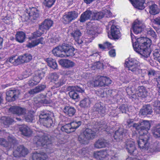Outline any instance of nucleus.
Listing matches in <instances>:
<instances>
[{"label":"nucleus","instance_id":"nucleus-1","mask_svg":"<svg viewBox=\"0 0 160 160\" xmlns=\"http://www.w3.org/2000/svg\"><path fill=\"white\" fill-rule=\"evenodd\" d=\"M133 36L134 37L131 32V36L134 50L143 57L146 58L148 57L151 52L150 48L151 43V40L148 38L141 37L138 38L136 41L134 42Z\"/></svg>","mask_w":160,"mask_h":160},{"label":"nucleus","instance_id":"nucleus-2","mask_svg":"<svg viewBox=\"0 0 160 160\" xmlns=\"http://www.w3.org/2000/svg\"><path fill=\"white\" fill-rule=\"evenodd\" d=\"M75 48L67 43H63L55 47L52 50L53 55L56 56L63 58L72 57L75 54Z\"/></svg>","mask_w":160,"mask_h":160},{"label":"nucleus","instance_id":"nucleus-3","mask_svg":"<svg viewBox=\"0 0 160 160\" xmlns=\"http://www.w3.org/2000/svg\"><path fill=\"white\" fill-rule=\"evenodd\" d=\"M36 135L33 139L34 143L38 148H49L52 146V142L49 136L42 131H36Z\"/></svg>","mask_w":160,"mask_h":160},{"label":"nucleus","instance_id":"nucleus-4","mask_svg":"<svg viewBox=\"0 0 160 160\" xmlns=\"http://www.w3.org/2000/svg\"><path fill=\"white\" fill-rule=\"evenodd\" d=\"M152 140V138L149 134L144 135L142 138H140L138 141L139 148L143 150H148L151 152H153L159 150L157 148V144L156 143H150Z\"/></svg>","mask_w":160,"mask_h":160},{"label":"nucleus","instance_id":"nucleus-5","mask_svg":"<svg viewBox=\"0 0 160 160\" xmlns=\"http://www.w3.org/2000/svg\"><path fill=\"white\" fill-rule=\"evenodd\" d=\"M96 134L95 131L92 129L86 128L85 131L78 137V140L82 144H88L89 140L94 138Z\"/></svg>","mask_w":160,"mask_h":160},{"label":"nucleus","instance_id":"nucleus-6","mask_svg":"<svg viewBox=\"0 0 160 160\" xmlns=\"http://www.w3.org/2000/svg\"><path fill=\"white\" fill-rule=\"evenodd\" d=\"M125 67H127L128 70L133 73L136 74L139 73V65L138 61L132 59H127L125 61Z\"/></svg>","mask_w":160,"mask_h":160},{"label":"nucleus","instance_id":"nucleus-7","mask_svg":"<svg viewBox=\"0 0 160 160\" xmlns=\"http://www.w3.org/2000/svg\"><path fill=\"white\" fill-rule=\"evenodd\" d=\"M67 89L68 91H70L68 94L70 98L74 100L78 99L79 98V95L76 92L81 93L84 92V89L78 86H69Z\"/></svg>","mask_w":160,"mask_h":160},{"label":"nucleus","instance_id":"nucleus-8","mask_svg":"<svg viewBox=\"0 0 160 160\" xmlns=\"http://www.w3.org/2000/svg\"><path fill=\"white\" fill-rule=\"evenodd\" d=\"M124 148L131 155L136 156L138 154V151L136 148L135 143L130 140H127L124 142Z\"/></svg>","mask_w":160,"mask_h":160},{"label":"nucleus","instance_id":"nucleus-9","mask_svg":"<svg viewBox=\"0 0 160 160\" xmlns=\"http://www.w3.org/2000/svg\"><path fill=\"white\" fill-rule=\"evenodd\" d=\"M78 13L77 11H73L65 14L62 17V21L64 24H68L75 20L78 17Z\"/></svg>","mask_w":160,"mask_h":160},{"label":"nucleus","instance_id":"nucleus-10","mask_svg":"<svg viewBox=\"0 0 160 160\" xmlns=\"http://www.w3.org/2000/svg\"><path fill=\"white\" fill-rule=\"evenodd\" d=\"M29 12H27L28 16L26 17L25 20H30L32 22H35L39 17V10L36 8L32 7L27 10Z\"/></svg>","mask_w":160,"mask_h":160},{"label":"nucleus","instance_id":"nucleus-11","mask_svg":"<svg viewBox=\"0 0 160 160\" xmlns=\"http://www.w3.org/2000/svg\"><path fill=\"white\" fill-rule=\"evenodd\" d=\"M111 83L110 79L106 77L98 76L94 81V84L95 86H108Z\"/></svg>","mask_w":160,"mask_h":160},{"label":"nucleus","instance_id":"nucleus-12","mask_svg":"<svg viewBox=\"0 0 160 160\" xmlns=\"http://www.w3.org/2000/svg\"><path fill=\"white\" fill-rule=\"evenodd\" d=\"M93 110L94 112L102 117L106 114L108 112L105 105L100 102L95 104L93 107Z\"/></svg>","mask_w":160,"mask_h":160},{"label":"nucleus","instance_id":"nucleus-13","mask_svg":"<svg viewBox=\"0 0 160 160\" xmlns=\"http://www.w3.org/2000/svg\"><path fill=\"white\" fill-rule=\"evenodd\" d=\"M20 92V91L18 89L10 90L7 91L6 93V100L9 102L15 101L18 98Z\"/></svg>","mask_w":160,"mask_h":160},{"label":"nucleus","instance_id":"nucleus-14","mask_svg":"<svg viewBox=\"0 0 160 160\" xmlns=\"http://www.w3.org/2000/svg\"><path fill=\"white\" fill-rule=\"evenodd\" d=\"M144 27V25L141 21L137 19L132 24L131 30H132L135 34H138L143 30Z\"/></svg>","mask_w":160,"mask_h":160},{"label":"nucleus","instance_id":"nucleus-15","mask_svg":"<svg viewBox=\"0 0 160 160\" xmlns=\"http://www.w3.org/2000/svg\"><path fill=\"white\" fill-rule=\"evenodd\" d=\"M108 36L111 39H118L121 36L119 28L115 25H112L111 27V33H108Z\"/></svg>","mask_w":160,"mask_h":160},{"label":"nucleus","instance_id":"nucleus-16","mask_svg":"<svg viewBox=\"0 0 160 160\" xmlns=\"http://www.w3.org/2000/svg\"><path fill=\"white\" fill-rule=\"evenodd\" d=\"M28 152L27 148L23 146H20L18 147L16 150L13 152V155L15 157L25 156Z\"/></svg>","mask_w":160,"mask_h":160},{"label":"nucleus","instance_id":"nucleus-17","mask_svg":"<svg viewBox=\"0 0 160 160\" xmlns=\"http://www.w3.org/2000/svg\"><path fill=\"white\" fill-rule=\"evenodd\" d=\"M8 110L12 113L20 115L26 113V109L19 106H12L10 107Z\"/></svg>","mask_w":160,"mask_h":160},{"label":"nucleus","instance_id":"nucleus-18","mask_svg":"<svg viewBox=\"0 0 160 160\" xmlns=\"http://www.w3.org/2000/svg\"><path fill=\"white\" fill-rule=\"evenodd\" d=\"M127 130L122 128H119L115 132L114 137L117 141L119 142L122 140L123 137L125 136Z\"/></svg>","mask_w":160,"mask_h":160},{"label":"nucleus","instance_id":"nucleus-19","mask_svg":"<svg viewBox=\"0 0 160 160\" xmlns=\"http://www.w3.org/2000/svg\"><path fill=\"white\" fill-rule=\"evenodd\" d=\"M48 158L47 155L44 152L38 153L35 152L29 158V160H45Z\"/></svg>","mask_w":160,"mask_h":160},{"label":"nucleus","instance_id":"nucleus-20","mask_svg":"<svg viewBox=\"0 0 160 160\" xmlns=\"http://www.w3.org/2000/svg\"><path fill=\"white\" fill-rule=\"evenodd\" d=\"M152 107L149 105H145L143 106L140 111L141 115L144 116L152 115Z\"/></svg>","mask_w":160,"mask_h":160},{"label":"nucleus","instance_id":"nucleus-21","mask_svg":"<svg viewBox=\"0 0 160 160\" xmlns=\"http://www.w3.org/2000/svg\"><path fill=\"white\" fill-rule=\"evenodd\" d=\"M93 12L90 10H87L81 15L79 21L81 22H84L92 18Z\"/></svg>","mask_w":160,"mask_h":160},{"label":"nucleus","instance_id":"nucleus-22","mask_svg":"<svg viewBox=\"0 0 160 160\" xmlns=\"http://www.w3.org/2000/svg\"><path fill=\"white\" fill-rule=\"evenodd\" d=\"M59 62L62 67L67 68H72L75 65L73 62L68 59H62L59 60Z\"/></svg>","mask_w":160,"mask_h":160},{"label":"nucleus","instance_id":"nucleus-23","mask_svg":"<svg viewBox=\"0 0 160 160\" xmlns=\"http://www.w3.org/2000/svg\"><path fill=\"white\" fill-rule=\"evenodd\" d=\"M53 21L50 19H45L39 25L40 29H42L44 31L49 30L52 26Z\"/></svg>","mask_w":160,"mask_h":160},{"label":"nucleus","instance_id":"nucleus-24","mask_svg":"<svg viewBox=\"0 0 160 160\" xmlns=\"http://www.w3.org/2000/svg\"><path fill=\"white\" fill-rule=\"evenodd\" d=\"M141 133L142 132L143 134L147 133L148 130L150 129L151 124L149 121H143L140 122Z\"/></svg>","mask_w":160,"mask_h":160},{"label":"nucleus","instance_id":"nucleus-25","mask_svg":"<svg viewBox=\"0 0 160 160\" xmlns=\"http://www.w3.org/2000/svg\"><path fill=\"white\" fill-rule=\"evenodd\" d=\"M147 5L149 7V12L151 14L155 15L159 13V9L158 8V6L153 3V2H148V3Z\"/></svg>","mask_w":160,"mask_h":160},{"label":"nucleus","instance_id":"nucleus-26","mask_svg":"<svg viewBox=\"0 0 160 160\" xmlns=\"http://www.w3.org/2000/svg\"><path fill=\"white\" fill-rule=\"evenodd\" d=\"M46 88V86L45 84H39L34 88L29 91L28 93L30 94L34 95L43 91Z\"/></svg>","mask_w":160,"mask_h":160},{"label":"nucleus","instance_id":"nucleus-27","mask_svg":"<svg viewBox=\"0 0 160 160\" xmlns=\"http://www.w3.org/2000/svg\"><path fill=\"white\" fill-rule=\"evenodd\" d=\"M132 4L135 8L140 10L143 9L147 6V4L145 2V0H136Z\"/></svg>","mask_w":160,"mask_h":160},{"label":"nucleus","instance_id":"nucleus-28","mask_svg":"<svg viewBox=\"0 0 160 160\" xmlns=\"http://www.w3.org/2000/svg\"><path fill=\"white\" fill-rule=\"evenodd\" d=\"M53 113L47 110H43L41 111L39 115L40 122H41V121L46 119L51 116H52Z\"/></svg>","mask_w":160,"mask_h":160},{"label":"nucleus","instance_id":"nucleus-29","mask_svg":"<svg viewBox=\"0 0 160 160\" xmlns=\"http://www.w3.org/2000/svg\"><path fill=\"white\" fill-rule=\"evenodd\" d=\"M63 111L66 114L71 117L73 116L76 112V110L74 108L70 106H65Z\"/></svg>","mask_w":160,"mask_h":160},{"label":"nucleus","instance_id":"nucleus-30","mask_svg":"<svg viewBox=\"0 0 160 160\" xmlns=\"http://www.w3.org/2000/svg\"><path fill=\"white\" fill-rule=\"evenodd\" d=\"M40 123L47 127H50L54 126L55 124V119L51 117L46 119L42 120Z\"/></svg>","mask_w":160,"mask_h":160},{"label":"nucleus","instance_id":"nucleus-31","mask_svg":"<svg viewBox=\"0 0 160 160\" xmlns=\"http://www.w3.org/2000/svg\"><path fill=\"white\" fill-rule=\"evenodd\" d=\"M20 131L22 134L25 136H29L32 134V132L30 128L26 125H23L19 128Z\"/></svg>","mask_w":160,"mask_h":160},{"label":"nucleus","instance_id":"nucleus-32","mask_svg":"<svg viewBox=\"0 0 160 160\" xmlns=\"http://www.w3.org/2000/svg\"><path fill=\"white\" fill-rule=\"evenodd\" d=\"M20 64L29 62L32 59V55L29 53H25L23 55L19 57Z\"/></svg>","mask_w":160,"mask_h":160},{"label":"nucleus","instance_id":"nucleus-33","mask_svg":"<svg viewBox=\"0 0 160 160\" xmlns=\"http://www.w3.org/2000/svg\"><path fill=\"white\" fill-rule=\"evenodd\" d=\"M107 140L104 139H98L95 143L94 146L95 148H99L105 147L108 145Z\"/></svg>","mask_w":160,"mask_h":160},{"label":"nucleus","instance_id":"nucleus-34","mask_svg":"<svg viewBox=\"0 0 160 160\" xmlns=\"http://www.w3.org/2000/svg\"><path fill=\"white\" fill-rule=\"evenodd\" d=\"M91 103L90 100L89 98H85L80 102L79 105L81 107L85 108L89 107Z\"/></svg>","mask_w":160,"mask_h":160},{"label":"nucleus","instance_id":"nucleus-35","mask_svg":"<svg viewBox=\"0 0 160 160\" xmlns=\"http://www.w3.org/2000/svg\"><path fill=\"white\" fill-rule=\"evenodd\" d=\"M8 62L13 64L15 65L20 64V60L19 57L17 58H16V56H12L9 57L5 62L6 63H8Z\"/></svg>","mask_w":160,"mask_h":160},{"label":"nucleus","instance_id":"nucleus-36","mask_svg":"<svg viewBox=\"0 0 160 160\" xmlns=\"http://www.w3.org/2000/svg\"><path fill=\"white\" fill-rule=\"evenodd\" d=\"M16 39L17 41L22 43L24 42L25 39V34L23 32H18L16 35Z\"/></svg>","mask_w":160,"mask_h":160},{"label":"nucleus","instance_id":"nucleus-37","mask_svg":"<svg viewBox=\"0 0 160 160\" xmlns=\"http://www.w3.org/2000/svg\"><path fill=\"white\" fill-rule=\"evenodd\" d=\"M13 122V120L9 117H7L5 116L2 117L0 119V122L6 126L11 124Z\"/></svg>","mask_w":160,"mask_h":160},{"label":"nucleus","instance_id":"nucleus-38","mask_svg":"<svg viewBox=\"0 0 160 160\" xmlns=\"http://www.w3.org/2000/svg\"><path fill=\"white\" fill-rule=\"evenodd\" d=\"M147 93L146 88L143 86H141L138 89L137 94L139 97L144 98L147 96Z\"/></svg>","mask_w":160,"mask_h":160},{"label":"nucleus","instance_id":"nucleus-39","mask_svg":"<svg viewBox=\"0 0 160 160\" xmlns=\"http://www.w3.org/2000/svg\"><path fill=\"white\" fill-rule=\"evenodd\" d=\"M46 61L49 67L54 69L58 68V65L55 60L52 58H48L47 59Z\"/></svg>","mask_w":160,"mask_h":160},{"label":"nucleus","instance_id":"nucleus-40","mask_svg":"<svg viewBox=\"0 0 160 160\" xmlns=\"http://www.w3.org/2000/svg\"><path fill=\"white\" fill-rule=\"evenodd\" d=\"M153 136L155 138L160 137V125H157L154 126L152 129Z\"/></svg>","mask_w":160,"mask_h":160},{"label":"nucleus","instance_id":"nucleus-41","mask_svg":"<svg viewBox=\"0 0 160 160\" xmlns=\"http://www.w3.org/2000/svg\"><path fill=\"white\" fill-rule=\"evenodd\" d=\"M96 28L95 27H91L88 30L87 33L88 35L90 36V37L92 38V39H90V41H86L87 42H91L92 39L95 37V35L96 32Z\"/></svg>","mask_w":160,"mask_h":160},{"label":"nucleus","instance_id":"nucleus-42","mask_svg":"<svg viewBox=\"0 0 160 160\" xmlns=\"http://www.w3.org/2000/svg\"><path fill=\"white\" fill-rule=\"evenodd\" d=\"M61 129L62 132L67 133H70L73 132L70 123L66 124L62 126L61 128Z\"/></svg>","mask_w":160,"mask_h":160},{"label":"nucleus","instance_id":"nucleus-43","mask_svg":"<svg viewBox=\"0 0 160 160\" xmlns=\"http://www.w3.org/2000/svg\"><path fill=\"white\" fill-rule=\"evenodd\" d=\"M106 154L105 151L98 152L94 153V156L98 160H101L106 157Z\"/></svg>","mask_w":160,"mask_h":160},{"label":"nucleus","instance_id":"nucleus-44","mask_svg":"<svg viewBox=\"0 0 160 160\" xmlns=\"http://www.w3.org/2000/svg\"><path fill=\"white\" fill-rule=\"evenodd\" d=\"M71 34L72 37H73L75 40H78L79 39L80 37L82 35V33L81 32L80 30L78 29H75L73 30Z\"/></svg>","mask_w":160,"mask_h":160},{"label":"nucleus","instance_id":"nucleus-45","mask_svg":"<svg viewBox=\"0 0 160 160\" xmlns=\"http://www.w3.org/2000/svg\"><path fill=\"white\" fill-rule=\"evenodd\" d=\"M8 143L9 144V146H7V149H9L12 147L13 146H14L18 143V141L16 140L14 137H10L8 138Z\"/></svg>","mask_w":160,"mask_h":160},{"label":"nucleus","instance_id":"nucleus-46","mask_svg":"<svg viewBox=\"0 0 160 160\" xmlns=\"http://www.w3.org/2000/svg\"><path fill=\"white\" fill-rule=\"evenodd\" d=\"M152 105L154 107V109L157 113H160V102L156 100L152 103Z\"/></svg>","mask_w":160,"mask_h":160},{"label":"nucleus","instance_id":"nucleus-47","mask_svg":"<svg viewBox=\"0 0 160 160\" xmlns=\"http://www.w3.org/2000/svg\"><path fill=\"white\" fill-rule=\"evenodd\" d=\"M66 77H62L59 81L55 83V85L56 88H59L63 85L67 83V80Z\"/></svg>","mask_w":160,"mask_h":160},{"label":"nucleus","instance_id":"nucleus-48","mask_svg":"<svg viewBox=\"0 0 160 160\" xmlns=\"http://www.w3.org/2000/svg\"><path fill=\"white\" fill-rule=\"evenodd\" d=\"M104 17V13L102 12H99L97 13L93 12V16L92 19L94 20H98L101 19Z\"/></svg>","mask_w":160,"mask_h":160},{"label":"nucleus","instance_id":"nucleus-49","mask_svg":"<svg viewBox=\"0 0 160 160\" xmlns=\"http://www.w3.org/2000/svg\"><path fill=\"white\" fill-rule=\"evenodd\" d=\"M97 123L98 128H101L102 129H103L104 131L108 132L107 131L108 126L105 122L103 121H101L97 122Z\"/></svg>","mask_w":160,"mask_h":160},{"label":"nucleus","instance_id":"nucleus-50","mask_svg":"<svg viewBox=\"0 0 160 160\" xmlns=\"http://www.w3.org/2000/svg\"><path fill=\"white\" fill-rule=\"evenodd\" d=\"M73 132L78 128L81 124V122L80 121H74L70 123Z\"/></svg>","mask_w":160,"mask_h":160},{"label":"nucleus","instance_id":"nucleus-51","mask_svg":"<svg viewBox=\"0 0 160 160\" xmlns=\"http://www.w3.org/2000/svg\"><path fill=\"white\" fill-rule=\"evenodd\" d=\"M44 31L42 29H40V27L39 26V28L38 30L32 33V39L36 38L39 37L43 34Z\"/></svg>","mask_w":160,"mask_h":160},{"label":"nucleus","instance_id":"nucleus-52","mask_svg":"<svg viewBox=\"0 0 160 160\" xmlns=\"http://www.w3.org/2000/svg\"><path fill=\"white\" fill-rule=\"evenodd\" d=\"M24 118L27 122H32L33 120L34 116L30 113H29L28 115L24 116Z\"/></svg>","mask_w":160,"mask_h":160},{"label":"nucleus","instance_id":"nucleus-53","mask_svg":"<svg viewBox=\"0 0 160 160\" xmlns=\"http://www.w3.org/2000/svg\"><path fill=\"white\" fill-rule=\"evenodd\" d=\"M154 59L158 60L160 58V50L158 49L155 50L153 52Z\"/></svg>","mask_w":160,"mask_h":160},{"label":"nucleus","instance_id":"nucleus-54","mask_svg":"<svg viewBox=\"0 0 160 160\" xmlns=\"http://www.w3.org/2000/svg\"><path fill=\"white\" fill-rule=\"evenodd\" d=\"M119 109L122 113H126L128 111V107L127 105L123 104L120 106Z\"/></svg>","mask_w":160,"mask_h":160},{"label":"nucleus","instance_id":"nucleus-55","mask_svg":"<svg viewBox=\"0 0 160 160\" xmlns=\"http://www.w3.org/2000/svg\"><path fill=\"white\" fill-rule=\"evenodd\" d=\"M58 78V75L56 73H51L49 75V78L53 81H56Z\"/></svg>","mask_w":160,"mask_h":160},{"label":"nucleus","instance_id":"nucleus-56","mask_svg":"<svg viewBox=\"0 0 160 160\" xmlns=\"http://www.w3.org/2000/svg\"><path fill=\"white\" fill-rule=\"evenodd\" d=\"M147 34L149 36H150L153 38H155L157 37L156 32L152 29H150L147 31Z\"/></svg>","mask_w":160,"mask_h":160},{"label":"nucleus","instance_id":"nucleus-57","mask_svg":"<svg viewBox=\"0 0 160 160\" xmlns=\"http://www.w3.org/2000/svg\"><path fill=\"white\" fill-rule=\"evenodd\" d=\"M55 0H45V4L48 8L51 7L54 3Z\"/></svg>","mask_w":160,"mask_h":160},{"label":"nucleus","instance_id":"nucleus-58","mask_svg":"<svg viewBox=\"0 0 160 160\" xmlns=\"http://www.w3.org/2000/svg\"><path fill=\"white\" fill-rule=\"evenodd\" d=\"M147 72L149 78L154 76L156 74V72L152 69L148 70Z\"/></svg>","mask_w":160,"mask_h":160},{"label":"nucleus","instance_id":"nucleus-59","mask_svg":"<svg viewBox=\"0 0 160 160\" xmlns=\"http://www.w3.org/2000/svg\"><path fill=\"white\" fill-rule=\"evenodd\" d=\"M9 144L8 143V141H6L3 138H0V145L7 148V146H9Z\"/></svg>","mask_w":160,"mask_h":160},{"label":"nucleus","instance_id":"nucleus-60","mask_svg":"<svg viewBox=\"0 0 160 160\" xmlns=\"http://www.w3.org/2000/svg\"><path fill=\"white\" fill-rule=\"evenodd\" d=\"M62 74L63 75V76L62 77H65L67 78V79L69 78V77L68 75L71 74L72 72L70 70H65L64 71L62 72Z\"/></svg>","mask_w":160,"mask_h":160},{"label":"nucleus","instance_id":"nucleus-61","mask_svg":"<svg viewBox=\"0 0 160 160\" xmlns=\"http://www.w3.org/2000/svg\"><path fill=\"white\" fill-rule=\"evenodd\" d=\"M43 39L44 38L42 37H41L35 40H34L35 42L36 43V45H37L39 44H44L45 43V42L43 41Z\"/></svg>","mask_w":160,"mask_h":160},{"label":"nucleus","instance_id":"nucleus-62","mask_svg":"<svg viewBox=\"0 0 160 160\" xmlns=\"http://www.w3.org/2000/svg\"><path fill=\"white\" fill-rule=\"evenodd\" d=\"M140 122H139L138 123H135L132 124V126L133 128H135L136 129L139 131V132L141 133V127H140Z\"/></svg>","mask_w":160,"mask_h":160},{"label":"nucleus","instance_id":"nucleus-63","mask_svg":"<svg viewBox=\"0 0 160 160\" xmlns=\"http://www.w3.org/2000/svg\"><path fill=\"white\" fill-rule=\"evenodd\" d=\"M36 74L42 79L44 77L45 72L42 71L38 70L36 72Z\"/></svg>","mask_w":160,"mask_h":160},{"label":"nucleus","instance_id":"nucleus-64","mask_svg":"<svg viewBox=\"0 0 160 160\" xmlns=\"http://www.w3.org/2000/svg\"><path fill=\"white\" fill-rule=\"evenodd\" d=\"M102 12L104 13V16L106 15L107 17H110L112 16V13L110 11L107 9H105L102 10Z\"/></svg>","mask_w":160,"mask_h":160}]
</instances>
